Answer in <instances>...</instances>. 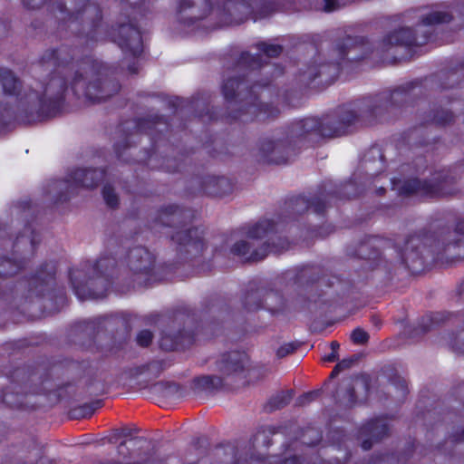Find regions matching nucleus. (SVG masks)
<instances>
[{
    "label": "nucleus",
    "instance_id": "obj_38",
    "mask_svg": "<svg viewBox=\"0 0 464 464\" xmlns=\"http://www.w3.org/2000/svg\"><path fill=\"white\" fill-rule=\"evenodd\" d=\"M263 307L272 314H277L284 310L285 300L277 292L265 291Z\"/></svg>",
    "mask_w": 464,
    "mask_h": 464
},
{
    "label": "nucleus",
    "instance_id": "obj_16",
    "mask_svg": "<svg viewBox=\"0 0 464 464\" xmlns=\"http://www.w3.org/2000/svg\"><path fill=\"white\" fill-rule=\"evenodd\" d=\"M296 154V150L285 132L274 133L260 139L254 152L258 163L281 165L288 163Z\"/></svg>",
    "mask_w": 464,
    "mask_h": 464
},
{
    "label": "nucleus",
    "instance_id": "obj_50",
    "mask_svg": "<svg viewBox=\"0 0 464 464\" xmlns=\"http://www.w3.org/2000/svg\"><path fill=\"white\" fill-rule=\"evenodd\" d=\"M299 347V343H288L280 346L276 351V356L278 358H284L288 354L293 353Z\"/></svg>",
    "mask_w": 464,
    "mask_h": 464
},
{
    "label": "nucleus",
    "instance_id": "obj_55",
    "mask_svg": "<svg viewBox=\"0 0 464 464\" xmlns=\"http://www.w3.org/2000/svg\"><path fill=\"white\" fill-rule=\"evenodd\" d=\"M46 2L47 0H23V4L27 9L33 10L40 8Z\"/></svg>",
    "mask_w": 464,
    "mask_h": 464
},
{
    "label": "nucleus",
    "instance_id": "obj_1",
    "mask_svg": "<svg viewBox=\"0 0 464 464\" xmlns=\"http://www.w3.org/2000/svg\"><path fill=\"white\" fill-rule=\"evenodd\" d=\"M36 88L24 90L23 81L9 68L0 67V128L15 121L23 124L47 121L63 113L70 85L73 95L100 103L118 93L121 83L109 68L83 55V47L61 44L46 49L31 67Z\"/></svg>",
    "mask_w": 464,
    "mask_h": 464
},
{
    "label": "nucleus",
    "instance_id": "obj_59",
    "mask_svg": "<svg viewBox=\"0 0 464 464\" xmlns=\"http://www.w3.org/2000/svg\"><path fill=\"white\" fill-rule=\"evenodd\" d=\"M180 103H181V100L178 97L169 100L168 102L169 107L171 109H174V110H177L180 106Z\"/></svg>",
    "mask_w": 464,
    "mask_h": 464
},
{
    "label": "nucleus",
    "instance_id": "obj_8",
    "mask_svg": "<svg viewBox=\"0 0 464 464\" xmlns=\"http://www.w3.org/2000/svg\"><path fill=\"white\" fill-rule=\"evenodd\" d=\"M276 233V224L272 220H260L248 228L246 239L231 246V253L250 262L261 261L269 253L281 254L289 248L290 243Z\"/></svg>",
    "mask_w": 464,
    "mask_h": 464
},
{
    "label": "nucleus",
    "instance_id": "obj_30",
    "mask_svg": "<svg viewBox=\"0 0 464 464\" xmlns=\"http://www.w3.org/2000/svg\"><path fill=\"white\" fill-rule=\"evenodd\" d=\"M324 198V194L320 191L311 199L299 196L291 198L286 204L287 208L291 209L293 215H301L310 208L314 209V213L321 215L328 207V204L325 202Z\"/></svg>",
    "mask_w": 464,
    "mask_h": 464
},
{
    "label": "nucleus",
    "instance_id": "obj_19",
    "mask_svg": "<svg viewBox=\"0 0 464 464\" xmlns=\"http://www.w3.org/2000/svg\"><path fill=\"white\" fill-rule=\"evenodd\" d=\"M285 133L295 149L304 145H314L324 138L321 120L314 117L292 122Z\"/></svg>",
    "mask_w": 464,
    "mask_h": 464
},
{
    "label": "nucleus",
    "instance_id": "obj_2",
    "mask_svg": "<svg viewBox=\"0 0 464 464\" xmlns=\"http://www.w3.org/2000/svg\"><path fill=\"white\" fill-rule=\"evenodd\" d=\"M116 1L121 10L117 23L105 32L102 30V10L90 0L84 1L75 12H70L64 3H57L56 9L63 15L58 26L73 27L77 30L76 37L83 39L86 45L110 40L117 44L126 57L140 58L144 51L141 22L147 20L150 14L146 0L137 3Z\"/></svg>",
    "mask_w": 464,
    "mask_h": 464
},
{
    "label": "nucleus",
    "instance_id": "obj_44",
    "mask_svg": "<svg viewBox=\"0 0 464 464\" xmlns=\"http://www.w3.org/2000/svg\"><path fill=\"white\" fill-rule=\"evenodd\" d=\"M322 440V434L321 432L313 427L307 428L301 439V441L303 444L308 445V446H314L318 442H320Z\"/></svg>",
    "mask_w": 464,
    "mask_h": 464
},
{
    "label": "nucleus",
    "instance_id": "obj_51",
    "mask_svg": "<svg viewBox=\"0 0 464 464\" xmlns=\"http://www.w3.org/2000/svg\"><path fill=\"white\" fill-rule=\"evenodd\" d=\"M360 356L357 354L352 355L349 358L343 359L336 364V370L344 371L351 368L355 362H358Z\"/></svg>",
    "mask_w": 464,
    "mask_h": 464
},
{
    "label": "nucleus",
    "instance_id": "obj_48",
    "mask_svg": "<svg viewBox=\"0 0 464 464\" xmlns=\"http://www.w3.org/2000/svg\"><path fill=\"white\" fill-rule=\"evenodd\" d=\"M370 335L362 328H355L351 334V340L355 344L363 345L369 341Z\"/></svg>",
    "mask_w": 464,
    "mask_h": 464
},
{
    "label": "nucleus",
    "instance_id": "obj_58",
    "mask_svg": "<svg viewBox=\"0 0 464 464\" xmlns=\"http://www.w3.org/2000/svg\"><path fill=\"white\" fill-rule=\"evenodd\" d=\"M18 207L23 211L30 210L33 207V202L31 199H24L18 202Z\"/></svg>",
    "mask_w": 464,
    "mask_h": 464
},
{
    "label": "nucleus",
    "instance_id": "obj_27",
    "mask_svg": "<svg viewBox=\"0 0 464 464\" xmlns=\"http://www.w3.org/2000/svg\"><path fill=\"white\" fill-rule=\"evenodd\" d=\"M246 354L234 351L221 355L218 368L220 373L233 383L237 379L243 378Z\"/></svg>",
    "mask_w": 464,
    "mask_h": 464
},
{
    "label": "nucleus",
    "instance_id": "obj_60",
    "mask_svg": "<svg viewBox=\"0 0 464 464\" xmlns=\"http://www.w3.org/2000/svg\"><path fill=\"white\" fill-rule=\"evenodd\" d=\"M128 71L130 74H137L139 72V64L137 62H132L128 65Z\"/></svg>",
    "mask_w": 464,
    "mask_h": 464
},
{
    "label": "nucleus",
    "instance_id": "obj_63",
    "mask_svg": "<svg viewBox=\"0 0 464 464\" xmlns=\"http://www.w3.org/2000/svg\"><path fill=\"white\" fill-rule=\"evenodd\" d=\"M131 434H132L131 430H130V429H121V430H120L118 431L117 436L118 437H125V438H127V437L131 436Z\"/></svg>",
    "mask_w": 464,
    "mask_h": 464
},
{
    "label": "nucleus",
    "instance_id": "obj_52",
    "mask_svg": "<svg viewBox=\"0 0 464 464\" xmlns=\"http://www.w3.org/2000/svg\"><path fill=\"white\" fill-rule=\"evenodd\" d=\"M343 5L338 0H322L321 9L326 13L334 12L341 8Z\"/></svg>",
    "mask_w": 464,
    "mask_h": 464
},
{
    "label": "nucleus",
    "instance_id": "obj_41",
    "mask_svg": "<svg viewBox=\"0 0 464 464\" xmlns=\"http://www.w3.org/2000/svg\"><path fill=\"white\" fill-rule=\"evenodd\" d=\"M102 405V401L101 400L94 401L91 403H84L77 409L73 410V413L75 414V418H90L97 410L101 408Z\"/></svg>",
    "mask_w": 464,
    "mask_h": 464
},
{
    "label": "nucleus",
    "instance_id": "obj_54",
    "mask_svg": "<svg viewBox=\"0 0 464 464\" xmlns=\"http://www.w3.org/2000/svg\"><path fill=\"white\" fill-rule=\"evenodd\" d=\"M318 393H319L318 392H310L304 393V395L300 396L297 399V404L302 406V405H304V404L312 401L318 396Z\"/></svg>",
    "mask_w": 464,
    "mask_h": 464
},
{
    "label": "nucleus",
    "instance_id": "obj_40",
    "mask_svg": "<svg viewBox=\"0 0 464 464\" xmlns=\"http://www.w3.org/2000/svg\"><path fill=\"white\" fill-rule=\"evenodd\" d=\"M231 386H233V383L223 375L222 377L218 375L205 376V390L215 392Z\"/></svg>",
    "mask_w": 464,
    "mask_h": 464
},
{
    "label": "nucleus",
    "instance_id": "obj_24",
    "mask_svg": "<svg viewBox=\"0 0 464 464\" xmlns=\"http://www.w3.org/2000/svg\"><path fill=\"white\" fill-rule=\"evenodd\" d=\"M197 1L177 0V20L188 33L195 32L202 24L203 11L196 7Z\"/></svg>",
    "mask_w": 464,
    "mask_h": 464
},
{
    "label": "nucleus",
    "instance_id": "obj_13",
    "mask_svg": "<svg viewBox=\"0 0 464 464\" xmlns=\"http://www.w3.org/2000/svg\"><path fill=\"white\" fill-rule=\"evenodd\" d=\"M105 169L77 168L71 170L63 179H53L49 187L59 189L54 196L53 204L68 201L80 188L92 189L97 188L106 178Z\"/></svg>",
    "mask_w": 464,
    "mask_h": 464
},
{
    "label": "nucleus",
    "instance_id": "obj_28",
    "mask_svg": "<svg viewBox=\"0 0 464 464\" xmlns=\"http://www.w3.org/2000/svg\"><path fill=\"white\" fill-rule=\"evenodd\" d=\"M369 383L364 377H354L343 380L336 391V400L340 402L351 406L354 404L358 399L357 392L362 390L367 392Z\"/></svg>",
    "mask_w": 464,
    "mask_h": 464
},
{
    "label": "nucleus",
    "instance_id": "obj_6",
    "mask_svg": "<svg viewBox=\"0 0 464 464\" xmlns=\"http://www.w3.org/2000/svg\"><path fill=\"white\" fill-rule=\"evenodd\" d=\"M128 239L111 237L107 239L110 255H102L94 263L82 261L78 267L69 269V281L78 299H102L120 279V261L127 246Z\"/></svg>",
    "mask_w": 464,
    "mask_h": 464
},
{
    "label": "nucleus",
    "instance_id": "obj_49",
    "mask_svg": "<svg viewBox=\"0 0 464 464\" xmlns=\"http://www.w3.org/2000/svg\"><path fill=\"white\" fill-rule=\"evenodd\" d=\"M153 340V334L150 330L144 329L138 333L136 342L141 347H149Z\"/></svg>",
    "mask_w": 464,
    "mask_h": 464
},
{
    "label": "nucleus",
    "instance_id": "obj_35",
    "mask_svg": "<svg viewBox=\"0 0 464 464\" xmlns=\"http://www.w3.org/2000/svg\"><path fill=\"white\" fill-rule=\"evenodd\" d=\"M264 289H253L248 290L243 298V306L248 312H255L263 307L264 304Z\"/></svg>",
    "mask_w": 464,
    "mask_h": 464
},
{
    "label": "nucleus",
    "instance_id": "obj_56",
    "mask_svg": "<svg viewBox=\"0 0 464 464\" xmlns=\"http://www.w3.org/2000/svg\"><path fill=\"white\" fill-rule=\"evenodd\" d=\"M459 236L464 237L463 234H460V233L456 234L455 240H450V241L451 243H455V246H451L450 250L448 251L447 253L443 254L442 256H440V258L442 257L445 255H457V256H459V253H455L453 251L456 247H458L459 246H460L462 244V239L459 237Z\"/></svg>",
    "mask_w": 464,
    "mask_h": 464
},
{
    "label": "nucleus",
    "instance_id": "obj_32",
    "mask_svg": "<svg viewBox=\"0 0 464 464\" xmlns=\"http://www.w3.org/2000/svg\"><path fill=\"white\" fill-rule=\"evenodd\" d=\"M234 185L224 176L208 175L205 177V195L222 198L233 191Z\"/></svg>",
    "mask_w": 464,
    "mask_h": 464
},
{
    "label": "nucleus",
    "instance_id": "obj_42",
    "mask_svg": "<svg viewBox=\"0 0 464 464\" xmlns=\"http://www.w3.org/2000/svg\"><path fill=\"white\" fill-rule=\"evenodd\" d=\"M102 197L106 205L111 208H117L120 203L119 197L116 194L112 186L106 184L103 186Z\"/></svg>",
    "mask_w": 464,
    "mask_h": 464
},
{
    "label": "nucleus",
    "instance_id": "obj_9",
    "mask_svg": "<svg viewBox=\"0 0 464 464\" xmlns=\"http://www.w3.org/2000/svg\"><path fill=\"white\" fill-rule=\"evenodd\" d=\"M159 317L158 321L167 323L159 341L160 349L172 352L194 343L198 328V315L195 309L181 306Z\"/></svg>",
    "mask_w": 464,
    "mask_h": 464
},
{
    "label": "nucleus",
    "instance_id": "obj_10",
    "mask_svg": "<svg viewBox=\"0 0 464 464\" xmlns=\"http://www.w3.org/2000/svg\"><path fill=\"white\" fill-rule=\"evenodd\" d=\"M275 10V0H227L222 8L205 0V20L216 26L239 24L248 17L256 21L266 17Z\"/></svg>",
    "mask_w": 464,
    "mask_h": 464
},
{
    "label": "nucleus",
    "instance_id": "obj_11",
    "mask_svg": "<svg viewBox=\"0 0 464 464\" xmlns=\"http://www.w3.org/2000/svg\"><path fill=\"white\" fill-rule=\"evenodd\" d=\"M413 88L414 83L409 82L393 91H383L363 97L354 102L359 118L379 122L391 120L397 115L398 110L409 102Z\"/></svg>",
    "mask_w": 464,
    "mask_h": 464
},
{
    "label": "nucleus",
    "instance_id": "obj_37",
    "mask_svg": "<svg viewBox=\"0 0 464 464\" xmlns=\"http://www.w3.org/2000/svg\"><path fill=\"white\" fill-rule=\"evenodd\" d=\"M322 193L324 194V198L325 202L327 203L328 199L335 194H336V197L343 199V198H355L361 193V191H359L356 185L351 181L344 185H342L341 188L338 191L332 190V189H328V190L324 189L322 191Z\"/></svg>",
    "mask_w": 464,
    "mask_h": 464
},
{
    "label": "nucleus",
    "instance_id": "obj_57",
    "mask_svg": "<svg viewBox=\"0 0 464 464\" xmlns=\"http://www.w3.org/2000/svg\"><path fill=\"white\" fill-rule=\"evenodd\" d=\"M458 78H459L458 72H450L448 76L450 82L445 84L443 87L444 88H452L455 85H458L459 84V82H457Z\"/></svg>",
    "mask_w": 464,
    "mask_h": 464
},
{
    "label": "nucleus",
    "instance_id": "obj_12",
    "mask_svg": "<svg viewBox=\"0 0 464 464\" xmlns=\"http://www.w3.org/2000/svg\"><path fill=\"white\" fill-rule=\"evenodd\" d=\"M460 177L459 168L454 167L436 171L426 179L392 180V189L403 196L444 197L457 192L455 184Z\"/></svg>",
    "mask_w": 464,
    "mask_h": 464
},
{
    "label": "nucleus",
    "instance_id": "obj_23",
    "mask_svg": "<svg viewBox=\"0 0 464 464\" xmlns=\"http://www.w3.org/2000/svg\"><path fill=\"white\" fill-rule=\"evenodd\" d=\"M215 456L218 459L219 464H301L297 457L280 460L251 458L248 460L244 454L239 453L238 450L232 446L218 449Z\"/></svg>",
    "mask_w": 464,
    "mask_h": 464
},
{
    "label": "nucleus",
    "instance_id": "obj_15",
    "mask_svg": "<svg viewBox=\"0 0 464 464\" xmlns=\"http://www.w3.org/2000/svg\"><path fill=\"white\" fill-rule=\"evenodd\" d=\"M170 128L169 119L163 115L155 114L136 119L134 131L127 134L122 140L117 141L113 145L117 159L128 164L133 163L134 160L126 156V151L132 147L133 138L139 134H147L150 137L152 147H155L156 142L170 131Z\"/></svg>",
    "mask_w": 464,
    "mask_h": 464
},
{
    "label": "nucleus",
    "instance_id": "obj_31",
    "mask_svg": "<svg viewBox=\"0 0 464 464\" xmlns=\"http://www.w3.org/2000/svg\"><path fill=\"white\" fill-rule=\"evenodd\" d=\"M172 365L173 361L169 358L157 359L130 369V373L133 377L147 374L150 380L152 381L159 378L164 371Z\"/></svg>",
    "mask_w": 464,
    "mask_h": 464
},
{
    "label": "nucleus",
    "instance_id": "obj_53",
    "mask_svg": "<svg viewBox=\"0 0 464 464\" xmlns=\"http://www.w3.org/2000/svg\"><path fill=\"white\" fill-rule=\"evenodd\" d=\"M392 383L394 386H396L400 390L402 396H404L407 393L408 385H407V382L405 379H403L400 376L395 377L392 380Z\"/></svg>",
    "mask_w": 464,
    "mask_h": 464
},
{
    "label": "nucleus",
    "instance_id": "obj_22",
    "mask_svg": "<svg viewBox=\"0 0 464 464\" xmlns=\"http://www.w3.org/2000/svg\"><path fill=\"white\" fill-rule=\"evenodd\" d=\"M154 389L160 392L162 401L178 402L187 395H198L203 392V375L193 378L188 391L173 382H158L153 385Z\"/></svg>",
    "mask_w": 464,
    "mask_h": 464
},
{
    "label": "nucleus",
    "instance_id": "obj_62",
    "mask_svg": "<svg viewBox=\"0 0 464 464\" xmlns=\"http://www.w3.org/2000/svg\"><path fill=\"white\" fill-rule=\"evenodd\" d=\"M338 357H339L338 353H334L332 351V353L324 357V360L325 362H333L337 361Z\"/></svg>",
    "mask_w": 464,
    "mask_h": 464
},
{
    "label": "nucleus",
    "instance_id": "obj_43",
    "mask_svg": "<svg viewBox=\"0 0 464 464\" xmlns=\"http://www.w3.org/2000/svg\"><path fill=\"white\" fill-rule=\"evenodd\" d=\"M433 324L434 319L431 316L422 317L421 320L418 323V325L411 333V337H418L425 334L431 330Z\"/></svg>",
    "mask_w": 464,
    "mask_h": 464
},
{
    "label": "nucleus",
    "instance_id": "obj_29",
    "mask_svg": "<svg viewBox=\"0 0 464 464\" xmlns=\"http://www.w3.org/2000/svg\"><path fill=\"white\" fill-rule=\"evenodd\" d=\"M389 427L383 419H374L362 425L359 431L362 448L364 450L372 449L373 443L381 440L388 434Z\"/></svg>",
    "mask_w": 464,
    "mask_h": 464
},
{
    "label": "nucleus",
    "instance_id": "obj_64",
    "mask_svg": "<svg viewBox=\"0 0 464 464\" xmlns=\"http://www.w3.org/2000/svg\"><path fill=\"white\" fill-rule=\"evenodd\" d=\"M456 293L459 297L464 298V280L458 285Z\"/></svg>",
    "mask_w": 464,
    "mask_h": 464
},
{
    "label": "nucleus",
    "instance_id": "obj_25",
    "mask_svg": "<svg viewBox=\"0 0 464 464\" xmlns=\"http://www.w3.org/2000/svg\"><path fill=\"white\" fill-rule=\"evenodd\" d=\"M342 60H337V53L332 50L331 61L327 63L315 61V64L310 65L303 73L302 81L310 83L317 78H322L321 82L331 83L340 71Z\"/></svg>",
    "mask_w": 464,
    "mask_h": 464
},
{
    "label": "nucleus",
    "instance_id": "obj_5",
    "mask_svg": "<svg viewBox=\"0 0 464 464\" xmlns=\"http://www.w3.org/2000/svg\"><path fill=\"white\" fill-rule=\"evenodd\" d=\"M451 19L452 14L448 12L432 11L420 16L414 31L410 27L391 31L374 47L363 36L346 35L334 41L333 51L337 53V60L342 61L355 62L374 54L383 62H394L398 48L427 44L433 37L432 27L450 23Z\"/></svg>",
    "mask_w": 464,
    "mask_h": 464
},
{
    "label": "nucleus",
    "instance_id": "obj_14",
    "mask_svg": "<svg viewBox=\"0 0 464 464\" xmlns=\"http://www.w3.org/2000/svg\"><path fill=\"white\" fill-rule=\"evenodd\" d=\"M24 231H30L29 236L20 234L13 244L12 256H0V301L6 300L9 293L3 285V279L13 276L25 268L28 259L24 255L19 254L20 245L28 246L32 256L34 255L37 246L41 242L40 235L31 228V224H26ZM4 229L0 227V238L3 237Z\"/></svg>",
    "mask_w": 464,
    "mask_h": 464
},
{
    "label": "nucleus",
    "instance_id": "obj_47",
    "mask_svg": "<svg viewBox=\"0 0 464 464\" xmlns=\"http://www.w3.org/2000/svg\"><path fill=\"white\" fill-rule=\"evenodd\" d=\"M453 119L454 115L451 111L440 109L434 113L432 121L438 124H447L453 121Z\"/></svg>",
    "mask_w": 464,
    "mask_h": 464
},
{
    "label": "nucleus",
    "instance_id": "obj_36",
    "mask_svg": "<svg viewBox=\"0 0 464 464\" xmlns=\"http://www.w3.org/2000/svg\"><path fill=\"white\" fill-rule=\"evenodd\" d=\"M293 390L280 391L268 400V401L265 405V410L268 412L280 410L285 407L287 404H289V402L293 399Z\"/></svg>",
    "mask_w": 464,
    "mask_h": 464
},
{
    "label": "nucleus",
    "instance_id": "obj_61",
    "mask_svg": "<svg viewBox=\"0 0 464 464\" xmlns=\"http://www.w3.org/2000/svg\"><path fill=\"white\" fill-rule=\"evenodd\" d=\"M453 440L458 442H464V428L453 434Z\"/></svg>",
    "mask_w": 464,
    "mask_h": 464
},
{
    "label": "nucleus",
    "instance_id": "obj_34",
    "mask_svg": "<svg viewBox=\"0 0 464 464\" xmlns=\"http://www.w3.org/2000/svg\"><path fill=\"white\" fill-rule=\"evenodd\" d=\"M363 164L367 170H372L370 175L382 172L384 169L382 150L377 146L372 147L364 156Z\"/></svg>",
    "mask_w": 464,
    "mask_h": 464
},
{
    "label": "nucleus",
    "instance_id": "obj_39",
    "mask_svg": "<svg viewBox=\"0 0 464 464\" xmlns=\"http://www.w3.org/2000/svg\"><path fill=\"white\" fill-rule=\"evenodd\" d=\"M203 458V450H202V443H201V438L197 437L195 438L188 449V452L185 457L186 464H197L200 459Z\"/></svg>",
    "mask_w": 464,
    "mask_h": 464
},
{
    "label": "nucleus",
    "instance_id": "obj_21",
    "mask_svg": "<svg viewBox=\"0 0 464 464\" xmlns=\"http://www.w3.org/2000/svg\"><path fill=\"white\" fill-rule=\"evenodd\" d=\"M57 265L53 261L44 262L27 280L28 292L36 297L49 295L55 285Z\"/></svg>",
    "mask_w": 464,
    "mask_h": 464
},
{
    "label": "nucleus",
    "instance_id": "obj_17",
    "mask_svg": "<svg viewBox=\"0 0 464 464\" xmlns=\"http://www.w3.org/2000/svg\"><path fill=\"white\" fill-rule=\"evenodd\" d=\"M120 266H126L131 273V285L138 281V284L149 285L160 278L156 274V256L146 247L137 246L125 253L123 260L120 261ZM130 286V284H128Z\"/></svg>",
    "mask_w": 464,
    "mask_h": 464
},
{
    "label": "nucleus",
    "instance_id": "obj_7",
    "mask_svg": "<svg viewBox=\"0 0 464 464\" xmlns=\"http://www.w3.org/2000/svg\"><path fill=\"white\" fill-rule=\"evenodd\" d=\"M10 386L0 391V403L10 409L27 410L29 394L46 395L54 390L51 369L41 364H27L14 368L9 374Z\"/></svg>",
    "mask_w": 464,
    "mask_h": 464
},
{
    "label": "nucleus",
    "instance_id": "obj_26",
    "mask_svg": "<svg viewBox=\"0 0 464 464\" xmlns=\"http://www.w3.org/2000/svg\"><path fill=\"white\" fill-rule=\"evenodd\" d=\"M171 241L177 244V251L182 253H189L188 248H192L196 252L203 250V231L198 227L184 228V226H178L177 230L170 237Z\"/></svg>",
    "mask_w": 464,
    "mask_h": 464
},
{
    "label": "nucleus",
    "instance_id": "obj_45",
    "mask_svg": "<svg viewBox=\"0 0 464 464\" xmlns=\"http://www.w3.org/2000/svg\"><path fill=\"white\" fill-rule=\"evenodd\" d=\"M256 47L268 58L277 57L283 52V47L281 45L268 44L266 42L258 43Z\"/></svg>",
    "mask_w": 464,
    "mask_h": 464
},
{
    "label": "nucleus",
    "instance_id": "obj_3",
    "mask_svg": "<svg viewBox=\"0 0 464 464\" xmlns=\"http://www.w3.org/2000/svg\"><path fill=\"white\" fill-rule=\"evenodd\" d=\"M263 70L265 74L283 73L281 68L266 63L260 54L251 55L242 53L232 72L225 76L222 86L225 99L238 105L231 117L242 121L275 119L280 110V103L289 104L286 94L281 95L278 90L271 84V79L259 82L256 80L255 71Z\"/></svg>",
    "mask_w": 464,
    "mask_h": 464
},
{
    "label": "nucleus",
    "instance_id": "obj_20",
    "mask_svg": "<svg viewBox=\"0 0 464 464\" xmlns=\"http://www.w3.org/2000/svg\"><path fill=\"white\" fill-rule=\"evenodd\" d=\"M118 324L124 326L125 320L121 318L118 314H104L92 319L80 321L74 324L73 328L75 331H80L89 337V343L86 345L82 343L84 349L91 352L97 350L96 337L103 330L107 331L110 327H118Z\"/></svg>",
    "mask_w": 464,
    "mask_h": 464
},
{
    "label": "nucleus",
    "instance_id": "obj_33",
    "mask_svg": "<svg viewBox=\"0 0 464 464\" xmlns=\"http://www.w3.org/2000/svg\"><path fill=\"white\" fill-rule=\"evenodd\" d=\"M186 217V211L176 204H169L162 207L158 211V216L154 219V226L176 227L182 223V218Z\"/></svg>",
    "mask_w": 464,
    "mask_h": 464
},
{
    "label": "nucleus",
    "instance_id": "obj_18",
    "mask_svg": "<svg viewBox=\"0 0 464 464\" xmlns=\"http://www.w3.org/2000/svg\"><path fill=\"white\" fill-rule=\"evenodd\" d=\"M320 120L324 137L336 138L353 132L360 118L353 103L342 106Z\"/></svg>",
    "mask_w": 464,
    "mask_h": 464
},
{
    "label": "nucleus",
    "instance_id": "obj_46",
    "mask_svg": "<svg viewBox=\"0 0 464 464\" xmlns=\"http://www.w3.org/2000/svg\"><path fill=\"white\" fill-rule=\"evenodd\" d=\"M449 344L453 352L464 354V328L452 334Z\"/></svg>",
    "mask_w": 464,
    "mask_h": 464
},
{
    "label": "nucleus",
    "instance_id": "obj_4",
    "mask_svg": "<svg viewBox=\"0 0 464 464\" xmlns=\"http://www.w3.org/2000/svg\"><path fill=\"white\" fill-rule=\"evenodd\" d=\"M458 233L464 235V219L457 222L454 230L441 231L437 238L428 235L411 236L402 248L393 246L390 240L372 237L362 242L354 255L362 259L378 260V266L382 262V255L391 264L419 273L455 246L450 241L455 240Z\"/></svg>",
    "mask_w": 464,
    "mask_h": 464
}]
</instances>
